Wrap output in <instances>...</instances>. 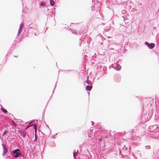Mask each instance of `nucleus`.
<instances>
[{
	"instance_id": "f257e3e1",
	"label": "nucleus",
	"mask_w": 159,
	"mask_h": 159,
	"mask_svg": "<svg viewBox=\"0 0 159 159\" xmlns=\"http://www.w3.org/2000/svg\"><path fill=\"white\" fill-rule=\"evenodd\" d=\"M12 153L14 154L13 156L15 158H17L21 155V153L20 152V150L19 149L13 150L12 151Z\"/></svg>"
},
{
	"instance_id": "f03ea898",
	"label": "nucleus",
	"mask_w": 159,
	"mask_h": 159,
	"mask_svg": "<svg viewBox=\"0 0 159 159\" xmlns=\"http://www.w3.org/2000/svg\"><path fill=\"white\" fill-rule=\"evenodd\" d=\"M145 44L146 45L148 46V47L150 49H152L155 46L154 44L153 43H149L147 42H145Z\"/></svg>"
},
{
	"instance_id": "7ed1b4c3",
	"label": "nucleus",
	"mask_w": 159,
	"mask_h": 159,
	"mask_svg": "<svg viewBox=\"0 0 159 159\" xmlns=\"http://www.w3.org/2000/svg\"><path fill=\"white\" fill-rule=\"evenodd\" d=\"M18 132L19 133L21 136L24 138L25 137L26 134L25 132H23L21 130H19L18 131Z\"/></svg>"
},
{
	"instance_id": "20e7f679",
	"label": "nucleus",
	"mask_w": 159,
	"mask_h": 159,
	"mask_svg": "<svg viewBox=\"0 0 159 159\" xmlns=\"http://www.w3.org/2000/svg\"><path fill=\"white\" fill-rule=\"evenodd\" d=\"M2 146L3 147V155L4 156L7 153V149L6 146L4 144H2Z\"/></svg>"
},
{
	"instance_id": "39448f33",
	"label": "nucleus",
	"mask_w": 159,
	"mask_h": 159,
	"mask_svg": "<svg viewBox=\"0 0 159 159\" xmlns=\"http://www.w3.org/2000/svg\"><path fill=\"white\" fill-rule=\"evenodd\" d=\"M23 24L22 23H21L20 25L19 29V32H18V35H19L20 34V31L22 29V27H23Z\"/></svg>"
},
{
	"instance_id": "423d86ee",
	"label": "nucleus",
	"mask_w": 159,
	"mask_h": 159,
	"mask_svg": "<svg viewBox=\"0 0 159 159\" xmlns=\"http://www.w3.org/2000/svg\"><path fill=\"white\" fill-rule=\"evenodd\" d=\"M92 86H90L89 85H87L86 87V90H87L90 91L92 89Z\"/></svg>"
},
{
	"instance_id": "0eeeda50",
	"label": "nucleus",
	"mask_w": 159,
	"mask_h": 159,
	"mask_svg": "<svg viewBox=\"0 0 159 159\" xmlns=\"http://www.w3.org/2000/svg\"><path fill=\"white\" fill-rule=\"evenodd\" d=\"M2 111L4 113H7V110L4 108H1Z\"/></svg>"
},
{
	"instance_id": "6e6552de",
	"label": "nucleus",
	"mask_w": 159,
	"mask_h": 159,
	"mask_svg": "<svg viewBox=\"0 0 159 159\" xmlns=\"http://www.w3.org/2000/svg\"><path fill=\"white\" fill-rule=\"evenodd\" d=\"M50 3L51 6H53L54 4V2L53 0H50Z\"/></svg>"
},
{
	"instance_id": "1a4fd4ad",
	"label": "nucleus",
	"mask_w": 159,
	"mask_h": 159,
	"mask_svg": "<svg viewBox=\"0 0 159 159\" xmlns=\"http://www.w3.org/2000/svg\"><path fill=\"white\" fill-rule=\"evenodd\" d=\"M32 125H33L34 126V128L35 129V131H36V130H37V129H36V126H37L36 125V124H34Z\"/></svg>"
},
{
	"instance_id": "9d476101",
	"label": "nucleus",
	"mask_w": 159,
	"mask_h": 159,
	"mask_svg": "<svg viewBox=\"0 0 159 159\" xmlns=\"http://www.w3.org/2000/svg\"><path fill=\"white\" fill-rule=\"evenodd\" d=\"M86 82L89 84H90L91 83L90 81L88 79H87V80L86 81Z\"/></svg>"
},
{
	"instance_id": "9b49d317",
	"label": "nucleus",
	"mask_w": 159,
	"mask_h": 159,
	"mask_svg": "<svg viewBox=\"0 0 159 159\" xmlns=\"http://www.w3.org/2000/svg\"><path fill=\"white\" fill-rule=\"evenodd\" d=\"M6 134V131H4L3 133V135H5V134Z\"/></svg>"
},
{
	"instance_id": "f8f14e48",
	"label": "nucleus",
	"mask_w": 159,
	"mask_h": 159,
	"mask_svg": "<svg viewBox=\"0 0 159 159\" xmlns=\"http://www.w3.org/2000/svg\"><path fill=\"white\" fill-rule=\"evenodd\" d=\"M99 140L100 141H101L102 140V138H100L99 139Z\"/></svg>"
},
{
	"instance_id": "ddd939ff",
	"label": "nucleus",
	"mask_w": 159,
	"mask_h": 159,
	"mask_svg": "<svg viewBox=\"0 0 159 159\" xmlns=\"http://www.w3.org/2000/svg\"><path fill=\"white\" fill-rule=\"evenodd\" d=\"M30 126H31V125H29L26 128V129H27V128H28Z\"/></svg>"
},
{
	"instance_id": "4468645a",
	"label": "nucleus",
	"mask_w": 159,
	"mask_h": 159,
	"mask_svg": "<svg viewBox=\"0 0 159 159\" xmlns=\"http://www.w3.org/2000/svg\"><path fill=\"white\" fill-rule=\"evenodd\" d=\"M105 138H106V139H107V137H105Z\"/></svg>"
},
{
	"instance_id": "2eb2a0df",
	"label": "nucleus",
	"mask_w": 159,
	"mask_h": 159,
	"mask_svg": "<svg viewBox=\"0 0 159 159\" xmlns=\"http://www.w3.org/2000/svg\"><path fill=\"white\" fill-rule=\"evenodd\" d=\"M119 66V69H120V66Z\"/></svg>"
},
{
	"instance_id": "dca6fc26",
	"label": "nucleus",
	"mask_w": 159,
	"mask_h": 159,
	"mask_svg": "<svg viewBox=\"0 0 159 159\" xmlns=\"http://www.w3.org/2000/svg\"><path fill=\"white\" fill-rule=\"evenodd\" d=\"M75 154H74V156L75 157Z\"/></svg>"
}]
</instances>
